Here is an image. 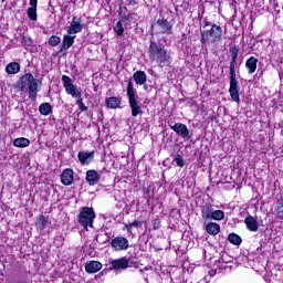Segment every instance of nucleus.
<instances>
[{"mask_svg":"<svg viewBox=\"0 0 283 283\" xmlns=\"http://www.w3.org/2000/svg\"><path fill=\"white\" fill-rule=\"evenodd\" d=\"M127 96L132 109V116L136 118V116L143 114V107H140V103H138V92L134 88V82H132V80H129L127 85Z\"/></svg>","mask_w":283,"mask_h":283,"instance_id":"5","label":"nucleus"},{"mask_svg":"<svg viewBox=\"0 0 283 283\" xmlns=\"http://www.w3.org/2000/svg\"><path fill=\"white\" fill-rule=\"evenodd\" d=\"M120 103H122L120 97L106 98V107H108V109H117V107H120Z\"/></svg>","mask_w":283,"mask_h":283,"instance_id":"23","label":"nucleus"},{"mask_svg":"<svg viewBox=\"0 0 283 283\" xmlns=\"http://www.w3.org/2000/svg\"><path fill=\"white\" fill-rule=\"evenodd\" d=\"M244 223L247 226V229L249 231H252L253 233H255V231L260 229V226L258 224V219H255L253 216H248L244 220Z\"/></svg>","mask_w":283,"mask_h":283,"instance_id":"17","label":"nucleus"},{"mask_svg":"<svg viewBox=\"0 0 283 283\" xmlns=\"http://www.w3.org/2000/svg\"><path fill=\"white\" fill-rule=\"evenodd\" d=\"M170 129H172V132H175V134H177L185 140H189V138H191V136H192L189 128L182 123H176L175 125L170 126Z\"/></svg>","mask_w":283,"mask_h":283,"instance_id":"8","label":"nucleus"},{"mask_svg":"<svg viewBox=\"0 0 283 283\" xmlns=\"http://www.w3.org/2000/svg\"><path fill=\"white\" fill-rule=\"evenodd\" d=\"M156 23L159 28V34H172L174 24L167 19H158Z\"/></svg>","mask_w":283,"mask_h":283,"instance_id":"11","label":"nucleus"},{"mask_svg":"<svg viewBox=\"0 0 283 283\" xmlns=\"http://www.w3.org/2000/svg\"><path fill=\"white\" fill-rule=\"evenodd\" d=\"M148 54L150 61H156L159 67H165V65H169V61H171V55L169 54V52L166 51L163 44L156 43L154 39H150Z\"/></svg>","mask_w":283,"mask_h":283,"instance_id":"2","label":"nucleus"},{"mask_svg":"<svg viewBox=\"0 0 283 283\" xmlns=\"http://www.w3.org/2000/svg\"><path fill=\"white\" fill-rule=\"evenodd\" d=\"M21 43H22V45L30 46V45H32V39L30 36H28V35H23L21 38Z\"/></svg>","mask_w":283,"mask_h":283,"instance_id":"36","label":"nucleus"},{"mask_svg":"<svg viewBox=\"0 0 283 283\" xmlns=\"http://www.w3.org/2000/svg\"><path fill=\"white\" fill-rule=\"evenodd\" d=\"M124 15H129V13H127L126 7H120L119 8V17H124Z\"/></svg>","mask_w":283,"mask_h":283,"instance_id":"37","label":"nucleus"},{"mask_svg":"<svg viewBox=\"0 0 283 283\" xmlns=\"http://www.w3.org/2000/svg\"><path fill=\"white\" fill-rule=\"evenodd\" d=\"M206 231L209 235H218L220 233V224L216 222L206 223Z\"/></svg>","mask_w":283,"mask_h":283,"instance_id":"22","label":"nucleus"},{"mask_svg":"<svg viewBox=\"0 0 283 283\" xmlns=\"http://www.w3.org/2000/svg\"><path fill=\"white\" fill-rule=\"evenodd\" d=\"M127 6H136V0H126Z\"/></svg>","mask_w":283,"mask_h":283,"instance_id":"41","label":"nucleus"},{"mask_svg":"<svg viewBox=\"0 0 283 283\" xmlns=\"http://www.w3.org/2000/svg\"><path fill=\"white\" fill-rule=\"evenodd\" d=\"M75 98H77L76 105H77L78 109L81 112H87L88 108H87V106H85V103H83V95H81L80 97H75Z\"/></svg>","mask_w":283,"mask_h":283,"instance_id":"34","label":"nucleus"},{"mask_svg":"<svg viewBox=\"0 0 283 283\" xmlns=\"http://www.w3.org/2000/svg\"><path fill=\"white\" fill-rule=\"evenodd\" d=\"M99 180H101V175H98V171L88 170L86 172V182H88V185L91 186L98 185Z\"/></svg>","mask_w":283,"mask_h":283,"instance_id":"18","label":"nucleus"},{"mask_svg":"<svg viewBox=\"0 0 283 283\" xmlns=\"http://www.w3.org/2000/svg\"><path fill=\"white\" fill-rule=\"evenodd\" d=\"M114 32L117 34V36H123L125 32V28H123V22L118 21L114 27Z\"/></svg>","mask_w":283,"mask_h":283,"instance_id":"30","label":"nucleus"},{"mask_svg":"<svg viewBox=\"0 0 283 283\" xmlns=\"http://www.w3.org/2000/svg\"><path fill=\"white\" fill-rule=\"evenodd\" d=\"M174 163H176L177 167H185V159L180 155L175 157Z\"/></svg>","mask_w":283,"mask_h":283,"instance_id":"35","label":"nucleus"},{"mask_svg":"<svg viewBox=\"0 0 283 283\" xmlns=\"http://www.w3.org/2000/svg\"><path fill=\"white\" fill-rule=\"evenodd\" d=\"M245 67L248 70V74H255V70H258V57L250 56L245 62Z\"/></svg>","mask_w":283,"mask_h":283,"instance_id":"19","label":"nucleus"},{"mask_svg":"<svg viewBox=\"0 0 283 283\" xmlns=\"http://www.w3.org/2000/svg\"><path fill=\"white\" fill-rule=\"evenodd\" d=\"M30 21H36V7H30L27 11Z\"/></svg>","mask_w":283,"mask_h":283,"instance_id":"31","label":"nucleus"},{"mask_svg":"<svg viewBox=\"0 0 283 283\" xmlns=\"http://www.w3.org/2000/svg\"><path fill=\"white\" fill-rule=\"evenodd\" d=\"M20 90L21 92H28L29 90V96L34 101L36 98V92L39 90V82L34 78V75L32 73H25L20 78Z\"/></svg>","mask_w":283,"mask_h":283,"instance_id":"4","label":"nucleus"},{"mask_svg":"<svg viewBox=\"0 0 283 283\" xmlns=\"http://www.w3.org/2000/svg\"><path fill=\"white\" fill-rule=\"evenodd\" d=\"M132 227H140V221H134L129 224V229H132Z\"/></svg>","mask_w":283,"mask_h":283,"instance_id":"40","label":"nucleus"},{"mask_svg":"<svg viewBox=\"0 0 283 283\" xmlns=\"http://www.w3.org/2000/svg\"><path fill=\"white\" fill-rule=\"evenodd\" d=\"M213 206L208 203L205 205L201 208V218L203 220V223L207 224V222H209V220H211V218L213 217Z\"/></svg>","mask_w":283,"mask_h":283,"instance_id":"14","label":"nucleus"},{"mask_svg":"<svg viewBox=\"0 0 283 283\" xmlns=\"http://www.w3.org/2000/svg\"><path fill=\"white\" fill-rule=\"evenodd\" d=\"M49 222H50V217L40 216L35 221V227L36 229H40V231H43V229H46Z\"/></svg>","mask_w":283,"mask_h":283,"instance_id":"24","label":"nucleus"},{"mask_svg":"<svg viewBox=\"0 0 283 283\" xmlns=\"http://www.w3.org/2000/svg\"><path fill=\"white\" fill-rule=\"evenodd\" d=\"M200 34V42L203 45H213L216 43H219V41L222 39V27L218 24H212L211 22L203 20Z\"/></svg>","mask_w":283,"mask_h":283,"instance_id":"1","label":"nucleus"},{"mask_svg":"<svg viewBox=\"0 0 283 283\" xmlns=\"http://www.w3.org/2000/svg\"><path fill=\"white\" fill-rule=\"evenodd\" d=\"M111 247L115 251H127V249H129V240L125 237H117L112 240Z\"/></svg>","mask_w":283,"mask_h":283,"instance_id":"9","label":"nucleus"},{"mask_svg":"<svg viewBox=\"0 0 283 283\" xmlns=\"http://www.w3.org/2000/svg\"><path fill=\"white\" fill-rule=\"evenodd\" d=\"M83 32V20L78 17H73L71 24L67 27V34H78Z\"/></svg>","mask_w":283,"mask_h":283,"instance_id":"10","label":"nucleus"},{"mask_svg":"<svg viewBox=\"0 0 283 283\" xmlns=\"http://www.w3.org/2000/svg\"><path fill=\"white\" fill-rule=\"evenodd\" d=\"M31 8H36L39 6V0H30Z\"/></svg>","mask_w":283,"mask_h":283,"instance_id":"39","label":"nucleus"},{"mask_svg":"<svg viewBox=\"0 0 283 283\" xmlns=\"http://www.w3.org/2000/svg\"><path fill=\"white\" fill-rule=\"evenodd\" d=\"M61 182L65 185V187H70L74 182V170L66 168L63 170L61 175Z\"/></svg>","mask_w":283,"mask_h":283,"instance_id":"13","label":"nucleus"},{"mask_svg":"<svg viewBox=\"0 0 283 283\" xmlns=\"http://www.w3.org/2000/svg\"><path fill=\"white\" fill-rule=\"evenodd\" d=\"M103 269V263L98 261H90L85 263V271L86 273H98Z\"/></svg>","mask_w":283,"mask_h":283,"instance_id":"16","label":"nucleus"},{"mask_svg":"<svg viewBox=\"0 0 283 283\" xmlns=\"http://www.w3.org/2000/svg\"><path fill=\"white\" fill-rule=\"evenodd\" d=\"M39 112L42 116H50L52 114V105L50 103H42L39 106Z\"/></svg>","mask_w":283,"mask_h":283,"instance_id":"27","label":"nucleus"},{"mask_svg":"<svg viewBox=\"0 0 283 283\" xmlns=\"http://www.w3.org/2000/svg\"><path fill=\"white\" fill-rule=\"evenodd\" d=\"M13 147H19V148L30 147V139L25 137H18L13 140Z\"/></svg>","mask_w":283,"mask_h":283,"instance_id":"26","label":"nucleus"},{"mask_svg":"<svg viewBox=\"0 0 283 283\" xmlns=\"http://www.w3.org/2000/svg\"><path fill=\"white\" fill-rule=\"evenodd\" d=\"M77 158L82 165H90L94 160V151L81 150Z\"/></svg>","mask_w":283,"mask_h":283,"instance_id":"15","label":"nucleus"},{"mask_svg":"<svg viewBox=\"0 0 283 283\" xmlns=\"http://www.w3.org/2000/svg\"><path fill=\"white\" fill-rule=\"evenodd\" d=\"M74 39H76V35L67 34L63 36L62 41V50H69L74 45Z\"/></svg>","mask_w":283,"mask_h":283,"instance_id":"21","label":"nucleus"},{"mask_svg":"<svg viewBox=\"0 0 283 283\" xmlns=\"http://www.w3.org/2000/svg\"><path fill=\"white\" fill-rule=\"evenodd\" d=\"M96 219V213L94 212L93 208L84 207L81 209L78 214V222L86 229L87 227H93L94 220Z\"/></svg>","mask_w":283,"mask_h":283,"instance_id":"6","label":"nucleus"},{"mask_svg":"<svg viewBox=\"0 0 283 283\" xmlns=\"http://www.w3.org/2000/svg\"><path fill=\"white\" fill-rule=\"evenodd\" d=\"M61 43V38L59 35H52L49 39V45H52V48H56Z\"/></svg>","mask_w":283,"mask_h":283,"instance_id":"33","label":"nucleus"},{"mask_svg":"<svg viewBox=\"0 0 283 283\" xmlns=\"http://www.w3.org/2000/svg\"><path fill=\"white\" fill-rule=\"evenodd\" d=\"M7 74H19L21 72V64L18 62H11L6 67Z\"/></svg>","mask_w":283,"mask_h":283,"instance_id":"25","label":"nucleus"},{"mask_svg":"<svg viewBox=\"0 0 283 283\" xmlns=\"http://www.w3.org/2000/svg\"><path fill=\"white\" fill-rule=\"evenodd\" d=\"M211 220H224V211L213 210Z\"/></svg>","mask_w":283,"mask_h":283,"instance_id":"32","label":"nucleus"},{"mask_svg":"<svg viewBox=\"0 0 283 283\" xmlns=\"http://www.w3.org/2000/svg\"><path fill=\"white\" fill-rule=\"evenodd\" d=\"M228 240L231 244H234V247H240V244H242V238L237 233H230Z\"/></svg>","mask_w":283,"mask_h":283,"instance_id":"28","label":"nucleus"},{"mask_svg":"<svg viewBox=\"0 0 283 283\" xmlns=\"http://www.w3.org/2000/svg\"><path fill=\"white\" fill-rule=\"evenodd\" d=\"M120 23H127L129 21V15H119Z\"/></svg>","mask_w":283,"mask_h":283,"instance_id":"38","label":"nucleus"},{"mask_svg":"<svg viewBox=\"0 0 283 283\" xmlns=\"http://www.w3.org/2000/svg\"><path fill=\"white\" fill-rule=\"evenodd\" d=\"M238 62V49H231V61H230V88L229 93L234 103H240V84L235 77V63Z\"/></svg>","mask_w":283,"mask_h":283,"instance_id":"3","label":"nucleus"},{"mask_svg":"<svg viewBox=\"0 0 283 283\" xmlns=\"http://www.w3.org/2000/svg\"><path fill=\"white\" fill-rule=\"evenodd\" d=\"M111 266L115 271H122L125 269H129V259L120 258V259L113 260V261H111Z\"/></svg>","mask_w":283,"mask_h":283,"instance_id":"12","label":"nucleus"},{"mask_svg":"<svg viewBox=\"0 0 283 283\" xmlns=\"http://www.w3.org/2000/svg\"><path fill=\"white\" fill-rule=\"evenodd\" d=\"M276 217L279 220H283V198L279 199L276 202Z\"/></svg>","mask_w":283,"mask_h":283,"instance_id":"29","label":"nucleus"},{"mask_svg":"<svg viewBox=\"0 0 283 283\" xmlns=\"http://www.w3.org/2000/svg\"><path fill=\"white\" fill-rule=\"evenodd\" d=\"M62 82L66 94H69L73 98H81V96H83L81 91L76 90V86H74V84L72 83V78L70 76L63 75Z\"/></svg>","mask_w":283,"mask_h":283,"instance_id":"7","label":"nucleus"},{"mask_svg":"<svg viewBox=\"0 0 283 283\" xmlns=\"http://www.w3.org/2000/svg\"><path fill=\"white\" fill-rule=\"evenodd\" d=\"M144 90H147V85H144Z\"/></svg>","mask_w":283,"mask_h":283,"instance_id":"42","label":"nucleus"},{"mask_svg":"<svg viewBox=\"0 0 283 283\" xmlns=\"http://www.w3.org/2000/svg\"><path fill=\"white\" fill-rule=\"evenodd\" d=\"M133 78L136 85H145V83H147V73H145L144 71H136L133 74Z\"/></svg>","mask_w":283,"mask_h":283,"instance_id":"20","label":"nucleus"}]
</instances>
